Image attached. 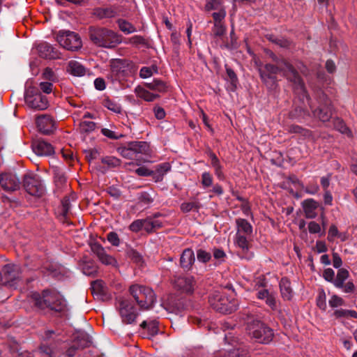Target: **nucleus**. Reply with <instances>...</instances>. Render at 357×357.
Instances as JSON below:
<instances>
[{"mask_svg":"<svg viewBox=\"0 0 357 357\" xmlns=\"http://www.w3.org/2000/svg\"><path fill=\"white\" fill-rule=\"evenodd\" d=\"M333 124L335 129L340 131L341 133L349 135L351 133V130L346 126L342 119L340 118H335L333 119Z\"/></svg>","mask_w":357,"mask_h":357,"instance_id":"a19ab883","label":"nucleus"},{"mask_svg":"<svg viewBox=\"0 0 357 357\" xmlns=\"http://www.w3.org/2000/svg\"><path fill=\"white\" fill-rule=\"evenodd\" d=\"M303 211L306 218L313 219L317 215L316 212L318 208V203L313 199H307L302 203Z\"/></svg>","mask_w":357,"mask_h":357,"instance_id":"c85d7f7f","label":"nucleus"},{"mask_svg":"<svg viewBox=\"0 0 357 357\" xmlns=\"http://www.w3.org/2000/svg\"><path fill=\"white\" fill-rule=\"evenodd\" d=\"M73 343L79 349H83L91 346L92 341L91 337L88 333L84 331H77L74 334Z\"/></svg>","mask_w":357,"mask_h":357,"instance_id":"412c9836","label":"nucleus"},{"mask_svg":"<svg viewBox=\"0 0 357 357\" xmlns=\"http://www.w3.org/2000/svg\"><path fill=\"white\" fill-rule=\"evenodd\" d=\"M23 186L31 196L41 197L45 193V187L40 177L35 174L29 173L24 176Z\"/></svg>","mask_w":357,"mask_h":357,"instance_id":"9d476101","label":"nucleus"},{"mask_svg":"<svg viewBox=\"0 0 357 357\" xmlns=\"http://www.w3.org/2000/svg\"><path fill=\"white\" fill-rule=\"evenodd\" d=\"M333 315L336 318L341 317H352L357 318V312L355 310H344V309H337L334 311Z\"/></svg>","mask_w":357,"mask_h":357,"instance_id":"a18cd8bd","label":"nucleus"},{"mask_svg":"<svg viewBox=\"0 0 357 357\" xmlns=\"http://www.w3.org/2000/svg\"><path fill=\"white\" fill-rule=\"evenodd\" d=\"M42 77L44 79H47L50 82H54L56 79L54 71L50 68H45L42 74Z\"/></svg>","mask_w":357,"mask_h":357,"instance_id":"0e129e2a","label":"nucleus"},{"mask_svg":"<svg viewBox=\"0 0 357 357\" xmlns=\"http://www.w3.org/2000/svg\"><path fill=\"white\" fill-rule=\"evenodd\" d=\"M135 93L139 98H142L144 100L149 102L153 101L154 100L159 97L158 95L152 93L139 86L136 87Z\"/></svg>","mask_w":357,"mask_h":357,"instance_id":"c9c22d12","label":"nucleus"},{"mask_svg":"<svg viewBox=\"0 0 357 357\" xmlns=\"http://www.w3.org/2000/svg\"><path fill=\"white\" fill-rule=\"evenodd\" d=\"M139 202L148 205L151 204L153 202V198L148 192H142L138 195Z\"/></svg>","mask_w":357,"mask_h":357,"instance_id":"5fc2aeb1","label":"nucleus"},{"mask_svg":"<svg viewBox=\"0 0 357 357\" xmlns=\"http://www.w3.org/2000/svg\"><path fill=\"white\" fill-rule=\"evenodd\" d=\"M226 73L228 79L231 82V84L236 86L238 82V77L235 72L227 65H225Z\"/></svg>","mask_w":357,"mask_h":357,"instance_id":"bf43d9fd","label":"nucleus"},{"mask_svg":"<svg viewBox=\"0 0 357 357\" xmlns=\"http://www.w3.org/2000/svg\"><path fill=\"white\" fill-rule=\"evenodd\" d=\"M107 241L114 246H119L120 244V239L116 232L111 231L107 235Z\"/></svg>","mask_w":357,"mask_h":357,"instance_id":"338daca9","label":"nucleus"},{"mask_svg":"<svg viewBox=\"0 0 357 357\" xmlns=\"http://www.w3.org/2000/svg\"><path fill=\"white\" fill-rule=\"evenodd\" d=\"M102 164L108 168H115L121 165V160L114 156H105L101 159Z\"/></svg>","mask_w":357,"mask_h":357,"instance_id":"c03bdc74","label":"nucleus"},{"mask_svg":"<svg viewBox=\"0 0 357 357\" xmlns=\"http://www.w3.org/2000/svg\"><path fill=\"white\" fill-rule=\"evenodd\" d=\"M287 130L289 132L300 134L304 137H310L311 135V132L309 130L303 128L298 125L289 126Z\"/></svg>","mask_w":357,"mask_h":357,"instance_id":"49530a36","label":"nucleus"},{"mask_svg":"<svg viewBox=\"0 0 357 357\" xmlns=\"http://www.w3.org/2000/svg\"><path fill=\"white\" fill-rule=\"evenodd\" d=\"M140 326L143 329L147 330L149 335L153 336L158 333V321L157 319L146 320L144 321Z\"/></svg>","mask_w":357,"mask_h":357,"instance_id":"473e14b6","label":"nucleus"},{"mask_svg":"<svg viewBox=\"0 0 357 357\" xmlns=\"http://www.w3.org/2000/svg\"><path fill=\"white\" fill-rule=\"evenodd\" d=\"M211 307L222 314H230L238 307V301L234 298H229L224 294L215 292L209 296Z\"/></svg>","mask_w":357,"mask_h":357,"instance_id":"6e6552de","label":"nucleus"},{"mask_svg":"<svg viewBox=\"0 0 357 357\" xmlns=\"http://www.w3.org/2000/svg\"><path fill=\"white\" fill-rule=\"evenodd\" d=\"M146 86L151 90L156 91L160 93H165L167 91V84L158 79H153L151 82L146 83Z\"/></svg>","mask_w":357,"mask_h":357,"instance_id":"f704fd0d","label":"nucleus"},{"mask_svg":"<svg viewBox=\"0 0 357 357\" xmlns=\"http://www.w3.org/2000/svg\"><path fill=\"white\" fill-rule=\"evenodd\" d=\"M89 36L94 45L104 48L111 49L121 43L119 35L105 27L90 26Z\"/></svg>","mask_w":357,"mask_h":357,"instance_id":"7ed1b4c3","label":"nucleus"},{"mask_svg":"<svg viewBox=\"0 0 357 357\" xmlns=\"http://www.w3.org/2000/svg\"><path fill=\"white\" fill-rule=\"evenodd\" d=\"M328 303L331 307L335 308L342 306L344 304V301L341 297L333 295L329 300Z\"/></svg>","mask_w":357,"mask_h":357,"instance_id":"13d9d810","label":"nucleus"},{"mask_svg":"<svg viewBox=\"0 0 357 357\" xmlns=\"http://www.w3.org/2000/svg\"><path fill=\"white\" fill-rule=\"evenodd\" d=\"M4 282H13L19 278V267L14 264H6L2 268Z\"/></svg>","mask_w":357,"mask_h":357,"instance_id":"4be33fe9","label":"nucleus"},{"mask_svg":"<svg viewBox=\"0 0 357 357\" xmlns=\"http://www.w3.org/2000/svg\"><path fill=\"white\" fill-rule=\"evenodd\" d=\"M32 149L36 155L40 156H49L54 153V149L52 144L43 140H37L33 142Z\"/></svg>","mask_w":357,"mask_h":357,"instance_id":"a211bd4d","label":"nucleus"},{"mask_svg":"<svg viewBox=\"0 0 357 357\" xmlns=\"http://www.w3.org/2000/svg\"><path fill=\"white\" fill-rule=\"evenodd\" d=\"M349 277V271L345 268H339L333 284L337 288H342L343 284Z\"/></svg>","mask_w":357,"mask_h":357,"instance_id":"72a5a7b5","label":"nucleus"},{"mask_svg":"<svg viewBox=\"0 0 357 357\" xmlns=\"http://www.w3.org/2000/svg\"><path fill=\"white\" fill-rule=\"evenodd\" d=\"M112 13L113 11L110 8H98L94 10V14L100 18L112 17Z\"/></svg>","mask_w":357,"mask_h":357,"instance_id":"864d4df0","label":"nucleus"},{"mask_svg":"<svg viewBox=\"0 0 357 357\" xmlns=\"http://www.w3.org/2000/svg\"><path fill=\"white\" fill-rule=\"evenodd\" d=\"M207 155L211 159V165L214 169L215 176L219 180L223 181L225 178V176L223 172V167L222 166L220 160L217 155L211 150L207 151Z\"/></svg>","mask_w":357,"mask_h":357,"instance_id":"bb28decb","label":"nucleus"},{"mask_svg":"<svg viewBox=\"0 0 357 357\" xmlns=\"http://www.w3.org/2000/svg\"><path fill=\"white\" fill-rule=\"evenodd\" d=\"M207 155L211 159V165L214 169L215 176L219 180L223 181L225 178V176L223 172V167L222 166L220 160L217 155L211 150L207 151Z\"/></svg>","mask_w":357,"mask_h":357,"instance_id":"b1692460","label":"nucleus"},{"mask_svg":"<svg viewBox=\"0 0 357 357\" xmlns=\"http://www.w3.org/2000/svg\"><path fill=\"white\" fill-rule=\"evenodd\" d=\"M54 181L58 189H61L66 184V177L63 171L58 166L52 167Z\"/></svg>","mask_w":357,"mask_h":357,"instance_id":"7c9ffc66","label":"nucleus"},{"mask_svg":"<svg viewBox=\"0 0 357 357\" xmlns=\"http://www.w3.org/2000/svg\"><path fill=\"white\" fill-rule=\"evenodd\" d=\"M323 277L326 281L333 283L335 279V272L332 268H328L324 271Z\"/></svg>","mask_w":357,"mask_h":357,"instance_id":"774afa93","label":"nucleus"},{"mask_svg":"<svg viewBox=\"0 0 357 357\" xmlns=\"http://www.w3.org/2000/svg\"><path fill=\"white\" fill-rule=\"evenodd\" d=\"M40 349L41 352L45 354L47 357H55L54 349L52 347L49 346L45 343H43L40 347Z\"/></svg>","mask_w":357,"mask_h":357,"instance_id":"680f3d73","label":"nucleus"},{"mask_svg":"<svg viewBox=\"0 0 357 357\" xmlns=\"http://www.w3.org/2000/svg\"><path fill=\"white\" fill-rule=\"evenodd\" d=\"M207 155L211 159V165L214 169L215 176L219 180L223 181L225 178V176L223 172V167L222 166L220 160L217 155L211 150L207 151Z\"/></svg>","mask_w":357,"mask_h":357,"instance_id":"a878e982","label":"nucleus"},{"mask_svg":"<svg viewBox=\"0 0 357 357\" xmlns=\"http://www.w3.org/2000/svg\"><path fill=\"white\" fill-rule=\"evenodd\" d=\"M96 123L93 121H84L79 123V130L82 133H89L96 129Z\"/></svg>","mask_w":357,"mask_h":357,"instance_id":"de8ad7c7","label":"nucleus"},{"mask_svg":"<svg viewBox=\"0 0 357 357\" xmlns=\"http://www.w3.org/2000/svg\"><path fill=\"white\" fill-rule=\"evenodd\" d=\"M246 331L251 339L260 344H269L274 337L273 329L257 319L248 321Z\"/></svg>","mask_w":357,"mask_h":357,"instance_id":"39448f33","label":"nucleus"},{"mask_svg":"<svg viewBox=\"0 0 357 357\" xmlns=\"http://www.w3.org/2000/svg\"><path fill=\"white\" fill-rule=\"evenodd\" d=\"M56 40L61 46L70 51H76L82 45L79 36L70 31H60L56 36Z\"/></svg>","mask_w":357,"mask_h":357,"instance_id":"f8f14e48","label":"nucleus"},{"mask_svg":"<svg viewBox=\"0 0 357 357\" xmlns=\"http://www.w3.org/2000/svg\"><path fill=\"white\" fill-rule=\"evenodd\" d=\"M91 293L96 295H105L106 287L102 280H96L91 282Z\"/></svg>","mask_w":357,"mask_h":357,"instance_id":"e433bc0d","label":"nucleus"},{"mask_svg":"<svg viewBox=\"0 0 357 357\" xmlns=\"http://www.w3.org/2000/svg\"><path fill=\"white\" fill-rule=\"evenodd\" d=\"M340 234L339 233L337 227L335 225H332L329 229L327 236V240L329 242H333L335 238L340 237Z\"/></svg>","mask_w":357,"mask_h":357,"instance_id":"6e6d98bb","label":"nucleus"},{"mask_svg":"<svg viewBox=\"0 0 357 357\" xmlns=\"http://www.w3.org/2000/svg\"><path fill=\"white\" fill-rule=\"evenodd\" d=\"M37 50L40 56L48 59H56L60 58V53L52 45L44 42L37 46Z\"/></svg>","mask_w":357,"mask_h":357,"instance_id":"f3484780","label":"nucleus"},{"mask_svg":"<svg viewBox=\"0 0 357 357\" xmlns=\"http://www.w3.org/2000/svg\"><path fill=\"white\" fill-rule=\"evenodd\" d=\"M317 305L322 310H325L326 309V294L323 290L318 294L317 298Z\"/></svg>","mask_w":357,"mask_h":357,"instance_id":"e2e57ef3","label":"nucleus"},{"mask_svg":"<svg viewBox=\"0 0 357 357\" xmlns=\"http://www.w3.org/2000/svg\"><path fill=\"white\" fill-rule=\"evenodd\" d=\"M207 155L211 159V165L214 169L215 176L219 180L223 181L225 178V176L223 172V167L222 166L220 160L217 155L211 150L207 151Z\"/></svg>","mask_w":357,"mask_h":357,"instance_id":"393cba45","label":"nucleus"},{"mask_svg":"<svg viewBox=\"0 0 357 357\" xmlns=\"http://www.w3.org/2000/svg\"><path fill=\"white\" fill-rule=\"evenodd\" d=\"M31 302L40 310L50 309L61 312L66 307L65 301L54 291L43 290L41 293L33 292L30 296Z\"/></svg>","mask_w":357,"mask_h":357,"instance_id":"f03ea898","label":"nucleus"},{"mask_svg":"<svg viewBox=\"0 0 357 357\" xmlns=\"http://www.w3.org/2000/svg\"><path fill=\"white\" fill-rule=\"evenodd\" d=\"M91 249L102 264L111 265L115 263L114 258L107 254L104 248L100 243H92L91 245Z\"/></svg>","mask_w":357,"mask_h":357,"instance_id":"aec40b11","label":"nucleus"},{"mask_svg":"<svg viewBox=\"0 0 357 357\" xmlns=\"http://www.w3.org/2000/svg\"><path fill=\"white\" fill-rule=\"evenodd\" d=\"M202 184L204 188H208L213 184V176L208 172H205L202 174Z\"/></svg>","mask_w":357,"mask_h":357,"instance_id":"052dcab7","label":"nucleus"},{"mask_svg":"<svg viewBox=\"0 0 357 357\" xmlns=\"http://www.w3.org/2000/svg\"><path fill=\"white\" fill-rule=\"evenodd\" d=\"M102 105L114 113L120 114L121 112V105L116 101L112 100L108 98H105L102 100Z\"/></svg>","mask_w":357,"mask_h":357,"instance_id":"ea45409f","label":"nucleus"},{"mask_svg":"<svg viewBox=\"0 0 357 357\" xmlns=\"http://www.w3.org/2000/svg\"><path fill=\"white\" fill-rule=\"evenodd\" d=\"M117 308L123 323L132 324L135 321L137 312L130 301L123 298H119Z\"/></svg>","mask_w":357,"mask_h":357,"instance_id":"ddd939ff","label":"nucleus"},{"mask_svg":"<svg viewBox=\"0 0 357 357\" xmlns=\"http://www.w3.org/2000/svg\"><path fill=\"white\" fill-rule=\"evenodd\" d=\"M24 100L26 104L33 109L44 110L49 105L47 97L35 87H29L26 90Z\"/></svg>","mask_w":357,"mask_h":357,"instance_id":"9b49d317","label":"nucleus"},{"mask_svg":"<svg viewBox=\"0 0 357 357\" xmlns=\"http://www.w3.org/2000/svg\"><path fill=\"white\" fill-rule=\"evenodd\" d=\"M117 24L120 30L126 34L132 33L137 31L136 28L126 20L119 19L117 20Z\"/></svg>","mask_w":357,"mask_h":357,"instance_id":"58836bf2","label":"nucleus"},{"mask_svg":"<svg viewBox=\"0 0 357 357\" xmlns=\"http://www.w3.org/2000/svg\"><path fill=\"white\" fill-rule=\"evenodd\" d=\"M129 291L141 309L150 308L155 301V294L150 287L133 284L130 287Z\"/></svg>","mask_w":357,"mask_h":357,"instance_id":"0eeeda50","label":"nucleus"},{"mask_svg":"<svg viewBox=\"0 0 357 357\" xmlns=\"http://www.w3.org/2000/svg\"><path fill=\"white\" fill-rule=\"evenodd\" d=\"M214 357H249L248 351L241 344H236L233 349L223 351H218L215 354Z\"/></svg>","mask_w":357,"mask_h":357,"instance_id":"dca6fc26","label":"nucleus"},{"mask_svg":"<svg viewBox=\"0 0 357 357\" xmlns=\"http://www.w3.org/2000/svg\"><path fill=\"white\" fill-rule=\"evenodd\" d=\"M154 73H158V68L156 66H152L151 67H142L139 71V76L141 78L145 79L152 76Z\"/></svg>","mask_w":357,"mask_h":357,"instance_id":"09e8293b","label":"nucleus"},{"mask_svg":"<svg viewBox=\"0 0 357 357\" xmlns=\"http://www.w3.org/2000/svg\"><path fill=\"white\" fill-rule=\"evenodd\" d=\"M117 152L126 159L137 160L141 162L145 161L142 156L149 155L150 149L146 142H132L126 146L118 147Z\"/></svg>","mask_w":357,"mask_h":357,"instance_id":"423d86ee","label":"nucleus"},{"mask_svg":"<svg viewBox=\"0 0 357 357\" xmlns=\"http://www.w3.org/2000/svg\"><path fill=\"white\" fill-rule=\"evenodd\" d=\"M270 57L275 64L266 63L264 66V70H259L261 79L264 82H266L268 79H275V75L281 73L284 77L295 85L296 92L301 91L308 99L304 83L293 65L287 59L282 57L280 58L273 52H271Z\"/></svg>","mask_w":357,"mask_h":357,"instance_id":"f257e3e1","label":"nucleus"},{"mask_svg":"<svg viewBox=\"0 0 357 357\" xmlns=\"http://www.w3.org/2000/svg\"><path fill=\"white\" fill-rule=\"evenodd\" d=\"M308 230L310 234H318L320 236L324 234V231H321L320 225L314 221H311L309 222Z\"/></svg>","mask_w":357,"mask_h":357,"instance_id":"603ef678","label":"nucleus"},{"mask_svg":"<svg viewBox=\"0 0 357 357\" xmlns=\"http://www.w3.org/2000/svg\"><path fill=\"white\" fill-rule=\"evenodd\" d=\"M171 169V165L169 162H163L155 167L153 171V178L156 182L162 180L163 176Z\"/></svg>","mask_w":357,"mask_h":357,"instance_id":"2f4dec72","label":"nucleus"},{"mask_svg":"<svg viewBox=\"0 0 357 357\" xmlns=\"http://www.w3.org/2000/svg\"><path fill=\"white\" fill-rule=\"evenodd\" d=\"M296 93L299 95L303 104H305V102L307 103L314 116L318 118L322 122H328L332 118L333 107L330 100L326 98L323 104H321L317 109H314L310 104V98L307 92L306 96L308 97V99H307L301 91H296Z\"/></svg>","mask_w":357,"mask_h":357,"instance_id":"1a4fd4ad","label":"nucleus"},{"mask_svg":"<svg viewBox=\"0 0 357 357\" xmlns=\"http://www.w3.org/2000/svg\"><path fill=\"white\" fill-rule=\"evenodd\" d=\"M67 71L73 76L82 77L89 72V70L79 61L71 60L68 63Z\"/></svg>","mask_w":357,"mask_h":357,"instance_id":"cd10ccee","label":"nucleus"},{"mask_svg":"<svg viewBox=\"0 0 357 357\" xmlns=\"http://www.w3.org/2000/svg\"><path fill=\"white\" fill-rule=\"evenodd\" d=\"M0 185L6 191H15L20 188V181L13 173H3L0 175Z\"/></svg>","mask_w":357,"mask_h":357,"instance_id":"4468645a","label":"nucleus"},{"mask_svg":"<svg viewBox=\"0 0 357 357\" xmlns=\"http://www.w3.org/2000/svg\"><path fill=\"white\" fill-rule=\"evenodd\" d=\"M71 208L70 201L69 197H65L61 200V220L65 222L69 213Z\"/></svg>","mask_w":357,"mask_h":357,"instance_id":"4c0bfd02","label":"nucleus"},{"mask_svg":"<svg viewBox=\"0 0 357 357\" xmlns=\"http://www.w3.org/2000/svg\"><path fill=\"white\" fill-rule=\"evenodd\" d=\"M206 10L210 11L212 10H220V8H224L221 6V2L220 0H211L208 1L205 5Z\"/></svg>","mask_w":357,"mask_h":357,"instance_id":"4d7b16f0","label":"nucleus"},{"mask_svg":"<svg viewBox=\"0 0 357 357\" xmlns=\"http://www.w3.org/2000/svg\"><path fill=\"white\" fill-rule=\"evenodd\" d=\"M195 261V258L193 250L190 248H186L181 255L180 266L184 270L189 271L191 269Z\"/></svg>","mask_w":357,"mask_h":357,"instance_id":"5701e85b","label":"nucleus"},{"mask_svg":"<svg viewBox=\"0 0 357 357\" xmlns=\"http://www.w3.org/2000/svg\"><path fill=\"white\" fill-rule=\"evenodd\" d=\"M143 220L138 219L133 221L129 226V229L132 232H139L142 229H143Z\"/></svg>","mask_w":357,"mask_h":357,"instance_id":"69168bd1","label":"nucleus"},{"mask_svg":"<svg viewBox=\"0 0 357 357\" xmlns=\"http://www.w3.org/2000/svg\"><path fill=\"white\" fill-rule=\"evenodd\" d=\"M197 257L199 261L206 263L211 259V255L208 252H206L202 249H199L197 251Z\"/></svg>","mask_w":357,"mask_h":357,"instance_id":"3c124183","label":"nucleus"},{"mask_svg":"<svg viewBox=\"0 0 357 357\" xmlns=\"http://www.w3.org/2000/svg\"><path fill=\"white\" fill-rule=\"evenodd\" d=\"M226 31L225 22L213 23L212 31L214 37H222L226 33Z\"/></svg>","mask_w":357,"mask_h":357,"instance_id":"79ce46f5","label":"nucleus"},{"mask_svg":"<svg viewBox=\"0 0 357 357\" xmlns=\"http://www.w3.org/2000/svg\"><path fill=\"white\" fill-rule=\"evenodd\" d=\"M236 233L234 238L235 245L241 249L242 257L249 259L248 255L250 248V238L252 236L253 228L252 225L244 218H236L235 220Z\"/></svg>","mask_w":357,"mask_h":357,"instance_id":"20e7f679","label":"nucleus"},{"mask_svg":"<svg viewBox=\"0 0 357 357\" xmlns=\"http://www.w3.org/2000/svg\"><path fill=\"white\" fill-rule=\"evenodd\" d=\"M227 13L225 8H220L218 12L212 14L213 23L225 22V18Z\"/></svg>","mask_w":357,"mask_h":357,"instance_id":"8fccbe9b","label":"nucleus"},{"mask_svg":"<svg viewBox=\"0 0 357 357\" xmlns=\"http://www.w3.org/2000/svg\"><path fill=\"white\" fill-rule=\"evenodd\" d=\"M174 284L176 288L182 290L183 292L192 293L196 282L192 276L181 275L175 278Z\"/></svg>","mask_w":357,"mask_h":357,"instance_id":"2eb2a0df","label":"nucleus"},{"mask_svg":"<svg viewBox=\"0 0 357 357\" xmlns=\"http://www.w3.org/2000/svg\"><path fill=\"white\" fill-rule=\"evenodd\" d=\"M200 207V203L197 201L183 202L181 205V210L183 213H188L192 211H198Z\"/></svg>","mask_w":357,"mask_h":357,"instance_id":"37998d69","label":"nucleus"},{"mask_svg":"<svg viewBox=\"0 0 357 357\" xmlns=\"http://www.w3.org/2000/svg\"><path fill=\"white\" fill-rule=\"evenodd\" d=\"M38 130L45 135L50 134L54 129V121L49 115H42L36 119Z\"/></svg>","mask_w":357,"mask_h":357,"instance_id":"6ab92c4d","label":"nucleus"},{"mask_svg":"<svg viewBox=\"0 0 357 357\" xmlns=\"http://www.w3.org/2000/svg\"><path fill=\"white\" fill-rule=\"evenodd\" d=\"M280 289L282 298L290 301L294 296V291L291 287V282L287 278H282L280 282Z\"/></svg>","mask_w":357,"mask_h":357,"instance_id":"c756f323","label":"nucleus"}]
</instances>
